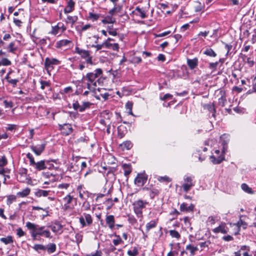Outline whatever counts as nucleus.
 <instances>
[{"label":"nucleus","instance_id":"1","mask_svg":"<svg viewBox=\"0 0 256 256\" xmlns=\"http://www.w3.org/2000/svg\"><path fill=\"white\" fill-rule=\"evenodd\" d=\"M102 74L100 68L96 69L94 72L88 73L86 76H83V83L86 84L87 88L91 91H94L97 89L98 86L104 82L99 78Z\"/></svg>","mask_w":256,"mask_h":256},{"label":"nucleus","instance_id":"2","mask_svg":"<svg viewBox=\"0 0 256 256\" xmlns=\"http://www.w3.org/2000/svg\"><path fill=\"white\" fill-rule=\"evenodd\" d=\"M26 226L30 230V234L34 240H36L37 236H44L46 238H52L50 232L48 230H44L45 226H40L34 223L28 222Z\"/></svg>","mask_w":256,"mask_h":256},{"label":"nucleus","instance_id":"3","mask_svg":"<svg viewBox=\"0 0 256 256\" xmlns=\"http://www.w3.org/2000/svg\"><path fill=\"white\" fill-rule=\"evenodd\" d=\"M148 202L146 200L140 199L135 200L133 204L134 211L136 216L138 218H142V210L146 208Z\"/></svg>","mask_w":256,"mask_h":256},{"label":"nucleus","instance_id":"4","mask_svg":"<svg viewBox=\"0 0 256 256\" xmlns=\"http://www.w3.org/2000/svg\"><path fill=\"white\" fill-rule=\"evenodd\" d=\"M84 216H82L79 218L80 222L82 228L86 226L90 225L92 222V219L90 214L84 213Z\"/></svg>","mask_w":256,"mask_h":256},{"label":"nucleus","instance_id":"5","mask_svg":"<svg viewBox=\"0 0 256 256\" xmlns=\"http://www.w3.org/2000/svg\"><path fill=\"white\" fill-rule=\"evenodd\" d=\"M66 28L64 26V24L62 22H58L54 26H52V30L50 32V34L54 35L58 34L60 32L62 33L66 30Z\"/></svg>","mask_w":256,"mask_h":256},{"label":"nucleus","instance_id":"6","mask_svg":"<svg viewBox=\"0 0 256 256\" xmlns=\"http://www.w3.org/2000/svg\"><path fill=\"white\" fill-rule=\"evenodd\" d=\"M203 108L204 110H207L208 112L209 118H213L214 119L216 118V110L213 104L209 103L204 104L203 105Z\"/></svg>","mask_w":256,"mask_h":256},{"label":"nucleus","instance_id":"7","mask_svg":"<svg viewBox=\"0 0 256 256\" xmlns=\"http://www.w3.org/2000/svg\"><path fill=\"white\" fill-rule=\"evenodd\" d=\"M147 179V176L145 174H138L134 179V183L138 186H142L146 183Z\"/></svg>","mask_w":256,"mask_h":256},{"label":"nucleus","instance_id":"8","mask_svg":"<svg viewBox=\"0 0 256 256\" xmlns=\"http://www.w3.org/2000/svg\"><path fill=\"white\" fill-rule=\"evenodd\" d=\"M220 142L222 145V153L225 154L228 149V144L230 140V136L224 134L220 137Z\"/></svg>","mask_w":256,"mask_h":256},{"label":"nucleus","instance_id":"9","mask_svg":"<svg viewBox=\"0 0 256 256\" xmlns=\"http://www.w3.org/2000/svg\"><path fill=\"white\" fill-rule=\"evenodd\" d=\"M60 64V61L56 58L50 59L48 58H46L44 62V67L46 70H48L50 68H52V64L58 65Z\"/></svg>","mask_w":256,"mask_h":256},{"label":"nucleus","instance_id":"10","mask_svg":"<svg viewBox=\"0 0 256 256\" xmlns=\"http://www.w3.org/2000/svg\"><path fill=\"white\" fill-rule=\"evenodd\" d=\"M46 146L45 144H37L36 146H30L31 150L37 156H40L44 150Z\"/></svg>","mask_w":256,"mask_h":256},{"label":"nucleus","instance_id":"11","mask_svg":"<svg viewBox=\"0 0 256 256\" xmlns=\"http://www.w3.org/2000/svg\"><path fill=\"white\" fill-rule=\"evenodd\" d=\"M60 129L62 130L63 133L66 135H68L72 132V128L71 124H60Z\"/></svg>","mask_w":256,"mask_h":256},{"label":"nucleus","instance_id":"12","mask_svg":"<svg viewBox=\"0 0 256 256\" xmlns=\"http://www.w3.org/2000/svg\"><path fill=\"white\" fill-rule=\"evenodd\" d=\"M212 232L214 233H222L226 234L228 232V228L226 226L225 224H222L214 228Z\"/></svg>","mask_w":256,"mask_h":256},{"label":"nucleus","instance_id":"13","mask_svg":"<svg viewBox=\"0 0 256 256\" xmlns=\"http://www.w3.org/2000/svg\"><path fill=\"white\" fill-rule=\"evenodd\" d=\"M198 58H195L193 59H187V64L190 70H194L198 66Z\"/></svg>","mask_w":256,"mask_h":256},{"label":"nucleus","instance_id":"14","mask_svg":"<svg viewBox=\"0 0 256 256\" xmlns=\"http://www.w3.org/2000/svg\"><path fill=\"white\" fill-rule=\"evenodd\" d=\"M194 209V205L193 204H190L188 206L186 203L183 202L180 206V210L182 212H192Z\"/></svg>","mask_w":256,"mask_h":256},{"label":"nucleus","instance_id":"15","mask_svg":"<svg viewBox=\"0 0 256 256\" xmlns=\"http://www.w3.org/2000/svg\"><path fill=\"white\" fill-rule=\"evenodd\" d=\"M36 170L40 171L46 169L45 160H42L38 162H35L32 166Z\"/></svg>","mask_w":256,"mask_h":256},{"label":"nucleus","instance_id":"16","mask_svg":"<svg viewBox=\"0 0 256 256\" xmlns=\"http://www.w3.org/2000/svg\"><path fill=\"white\" fill-rule=\"evenodd\" d=\"M72 42V40H62L58 41L56 44V48H61L63 47L69 45Z\"/></svg>","mask_w":256,"mask_h":256},{"label":"nucleus","instance_id":"17","mask_svg":"<svg viewBox=\"0 0 256 256\" xmlns=\"http://www.w3.org/2000/svg\"><path fill=\"white\" fill-rule=\"evenodd\" d=\"M127 132V129L124 126L120 125L118 127V136L120 138L124 137Z\"/></svg>","mask_w":256,"mask_h":256},{"label":"nucleus","instance_id":"18","mask_svg":"<svg viewBox=\"0 0 256 256\" xmlns=\"http://www.w3.org/2000/svg\"><path fill=\"white\" fill-rule=\"evenodd\" d=\"M75 50L76 52L80 54L84 58H86L90 55L89 51L80 49L78 47H76Z\"/></svg>","mask_w":256,"mask_h":256},{"label":"nucleus","instance_id":"19","mask_svg":"<svg viewBox=\"0 0 256 256\" xmlns=\"http://www.w3.org/2000/svg\"><path fill=\"white\" fill-rule=\"evenodd\" d=\"M210 159L211 162L214 164H220L224 160V154L222 153V154L219 156L217 158H216L214 156H210Z\"/></svg>","mask_w":256,"mask_h":256},{"label":"nucleus","instance_id":"20","mask_svg":"<svg viewBox=\"0 0 256 256\" xmlns=\"http://www.w3.org/2000/svg\"><path fill=\"white\" fill-rule=\"evenodd\" d=\"M75 2L73 0H69L67 6L64 9V12L68 14L71 12L74 9Z\"/></svg>","mask_w":256,"mask_h":256},{"label":"nucleus","instance_id":"21","mask_svg":"<svg viewBox=\"0 0 256 256\" xmlns=\"http://www.w3.org/2000/svg\"><path fill=\"white\" fill-rule=\"evenodd\" d=\"M186 250L189 252L190 255L193 256L195 255L196 252L198 250V248L197 246H194L192 244H188L186 246Z\"/></svg>","mask_w":256,"mask_h":256},{"label":"nucleus","instance_id":"22","mask_svg":"<svg viewBox=\"0 0 256 256\" xmlns=\"http://www.w3.org/2000/svg\"><path fill=\"white\" fill-rule=\"evenodd\" d=\"M49 228H51V230L54 232H58L62 228V226L60 224L59 222H56L54 223V224L49 226Z\"/></svg>","mask_w":256,"mask_h":256},{"label":"nucleus","instance_id":"23","mask_svg":"<svg viewBox=\"0 0 256 256\" xmlns=\"http://www.w3.org/2000/svg\"><path fill=\"white\" fill-rule=\"evenodd\" d=\"M132 144L130 140H126L122 144H120V147L122 148L123 150H129L132 147Z\"/></svg>","mask_w":256,"mask_h":256},{"label":"nucleus","instance_id":"24","mask_svg":"<svg viewBox=\"0 0 256 256\" xmlns=\"http://www.w3.org/2000/svg\"><path fill=\"white\" fill-rule=\"evenodd\" d=\"M122 168L124 170V174L126 176H128L132 172V166L130 164H123Z\"/></svg>","mask_w":256,"mask_h":256},{"label":"nucleus","instance_id":"25","mask_svg":"<svg viewBox=\"0 0 256 256\" xmlns=\"http://www.w3.org/2000/svg\"><path fill=\"white\" fill-rule=\"evenodd\" d=\"M50 190H38L35 192V195L37 197L46 196L49 194Z\"/></svg>","mask_w":256,"mask_h":256},{"label":"nucleus","instance_id":"26","mask_svg":"<svg viewBox=\"0 0 256 256\" xmlns=\"http://www.w3.org/2000/svg\"><path fill=\"white\" fill-rule=\"evenodd\" d=\"M203 54L210 57H216L217 54L216 52L211 48H208L203 52Z\"/></svg>","mask_w":256,"mask_h":256},{"label":"nucleus","instance_id":"27","mask_svg":"<svg viewBox=\"0 0 256 256\" xmlns=\"http://www.w3.org/2000/svg\"><path fill=\"white\" fill-rule=\"evenodd\" d=\"M158 224V220H152L149 222L147 223L146 224V230L147 232L149 231L150 229L155 228Z\"/></svg>","mask_w":256,"mask_h":256},{"label":"nucleus","instance_id":"28","mask_svg":"<svg viewBox=\"0 0 256 256\" xmlns=\"http://www.w3.org/2000/svg\"><path fill=\"white\" fill-rule=\"evenodd\" d=\"M30 188H26L22 191L18 192L17 193V196L22 198L26 197L30 194Z\"/></svg>","mask_w":256,"mask_h":256},{"label":"nucleus","instance_id":"29","mask_svg":"<svg viewBox=\"0 0 256 256\" xmlns=\"http://www.w3.org/2000/svg\"><path fill=\"white\" fill-rule=\"evenodd\" d=\"M194 176H185L184 177V180L185 184H189L195 185V182L194 181Z\"/></svg>","mask_w":256,"mask_h":256},{"label":"nucleus","instance_id":"30","mask_svg":"<svg viewBox=\"0 0 256 256\" xmlns=\"http://www.w3.org/2000/svg\"><path fill=\"white\" fill-rule=\"evenodd\" d=\"M0 241L5 244H11L13 242L12 237L11 236H8L6 238H0Z\"/></svg>","mask_w":256,"mask_h":256},{"label":"nucleus","instance_id":"31","mask_svg":"<svg viewBox=\"0 0 256 256\" xmlns=\"http://www.w3.org/2000/svg\"><path fill=\"white\" fill-rule=\"evenodd\" d=\"M48 252L50 254L54 252L56 250V245L54 243H50L48 244L47 247Z\"/></svg>","mask_w":256,"mask_h":256},{"label":"nucleus","instance_id":"32","mask_svg":"<svg viewBox=\"0 0 256 256\" xmlns=\"http://www.w3.org/2000/svg\"><path fill=\"white\" fill-rule=\"evenodd\" d=\"M241 188L244 192H246L248 194H252L253 193L252 189L250 188L247 184H246L245 183L242 184Z\"/></svg>","mask_w":256,"mask_h":256},{"label":"nucleus","instance_id":"33","mask_svg":"<svg viewBox=\"0 0 256 256\" xmlns=\"http://www.w3.org/2000/svg\"><path fill=\"white\" fill-rule=\"evenodd\" d=\"M133 106V102H132L128 101L126 104V108L128 110V113L129 114L134 116L132 112V108Z\"/></svg>","mask_w":256,"mask_h":256},{"label":"nucleus","instance_id":"34","mask_svg":"<svg viewBox=\"0 0 256 256\" xmlns=\"http://www.w3.org/2000/svg\"><path fill=\"white\" fill-rule=\"evenodd\" d=\"M78 20V17L76 16H68L67 17V20L66 21V23L71 24L72 25L74 24L76 21Z\"/></svg>","mask_w":256,"mask_h":256},{"label":"nucleus","instance_id":"35","mask_svg":"<svg viewBox=\"0 0 256 256\" xmlns=\"http://www.w3.org/2000/svg\"><path fill=\"white\" fill-rule=\"evenodd\" d=\"M243 60L246 62L248 66L252 67L254 64V62L253 60H251L250 58H248L246 55H244L242 56Z\"/></svg>","mask_w":256,"mask_h":256},{"label":"nucleus","instance_id":"36","mask_svg":"<svg viewBox=\"0 0 256 256\" xmlns=\"http://www.w3.org/2000/svg\"><path fill=\"white\" fill-rule=\"evenodd\" d=\"M157 180L160 182H170L172 181V179L167 176H158L157 178Z\"/></svg>","mask_w":256,"mask_h":256},{"label":"nucleus","instance_id":"37","mask_svg":"<svg viewBox=\"0 0 256 256\" xmlns=\"http://www.w3.org/2000/svg\"><path fill=\"white\" fill-rule=\"evenodd\" d=\"M91 104V103L88 102H82L81 105L80 112H84L86 109L88 108Z\"/></svg>","mask_w":256,"mask_h":256},{"label":"nucleus","instance_id":"38","mask_svg":"<svg viewBox=\"0 0 256 256\" xmlns=\"http://www.w3.org/2000/svg\"><path fill=\"white\" fill-rule=\"evenodd\" d=\"M170 236L174 238L179 239L180 237V234L176 230H170L169 231Z\"/></svg>","mask_w":256,"mask_h":256},{"label":"nucleus","instance_id":"39","mask_svg":"<svg viewBox=\"0 0 256 256\" xmlns=\"http://www.w3.org/2000/svg\"><path fill=\"white\" fill-rule=\"evenodd\" d=\"M218 65V62H210L208 68L212 71L214 72L216 70Z\"/></svg>","mask_w":256,"mask_h":256},{"label":"nucleus","instance_id":"40","mask_svg":"<svg viewBox=\"0 0 256 256\" xmlns=\"http://www.w3.org/2000/svg\"><path fill=\"white\" fill-rule=\"evenodd\" d=\"M138 254V249L136 247H134L132 250L128 251V254L129 256H136Z\"/></svg>","mask_w":256,"mask_h":256},{"label":"nucleus","instance_id":"41","mask_svg":"<svg viewBox=\"0 0 256 256\" xmlns=\"http://www.w3.org/2000/svg\"><path fill=\"white\" fill-rule=\"evenodd\" d=\"M16 200V196H15L10 195L7 196L6 204L10 206Z\"/></svg>","mask_w":256,"mask_h":256},{"label":"nucleus","instance_id":"42","mask_svg":"<svg viewBox=\"0 0 256 256\" xmlns=\"http://www.w3.org/2000/svg\"><path fill=\"white\" fill-rule=\"evenodd\" d=\"M128 220L130 224L133 226L137 224V220L132 215H128Z\"/></svg>","mask_w":256,"mask_h":256},{"label":"nucleus","instance_id":"43","mask_svg":"<svg viewBox=\"0 0 256 256\" xmlns=\"http://www.w3.org/2000/svg\"><path fill=\"white\" fill-rule=\"evenodd\" d=\"M15 46V42H11L8 46V50L9 52L12 53H14L15 51L16 50V48L14 46Z\"/></svg>","mask_w":256,"mask_h":256},{"label":"nucleus","instance_id":"44","mask_svg":"<svg viewBox=\"0 0 256 256\" xmlns=\"http://www.w3.org/2000/svg\"><path fill=\"white\" fill-rule=\"evenodd\" d=\"M33 248L36 251H38L40 250H44L46 249V247L41 244H36L34 246Z\"/></svg>","mask_w":256,"mask_h":256},{"label":"nucleus","instance_id":"45","mask_svg":"<svg viewBox=\"0 0 256 256\" xmlns=\"http://www.w3.org/2000/svg\"><path fill=\"white\" fill-rule=\"evenodd\" d=\"M46 169L48 168L49 170L53 169L56 168L54 165L52 164V160H45Z\"/></svg>","mask_w":256,"mask_h":256},{"label":"nucleus","instance_id":"46","mask_svg":"<svg viewBox=\"0 0 256 256\" xmlns=\"http://www.w3.org/2000/svg\"><path fill=\"white\" fill-rule=\"evenodd\" d=\"M193 186H194V184H189L185 183L183 184L182 185V188L184 192H188Z\"/></svg>","mask_w":256,"mask_h":256},{"label":"nucleus","instance_id":"47","mask_svg":"<svg viewBox=\"0 0 256 256\" xmlns=\"http://www.w3.org/2000/svg\"><path fill=\"white\" fill-rule=\"evenodd\" d=\"M226 102V97L224 96H222L220 98H218V104L221 106H225V104Z\"/></svg>","mask_w":256,"mask_h":256},{"label":"nucleus","instance_id":"48","mask_svg":"<svg viewBox=\"0 0 256 256\" xmlns=\"http://www.w3.org/2000/svg\"><path fill=\"white\" fill-rule=\"evenodd\" d=\"M218 220L217 216H208L207 222L212 225L215 224L216 220Z\"/></svg>","mask_w":256,"mask_h":256},{"label":"nucleus","instance_id":"49","mask_svg":"<svg viewBox=\"0 0 256 256\" xmlns=\"http://www.w3.org/2000/svg\"><path fill=\"white\" fill-rule=\"evenodd\" d=\"M106 224L110 228L112 229V215L107 216L106 218Z\"/></svg>","mask_w":256,"mask_h":256},{"label":"nucleus","instance_id":"50","mask_svg":"<svg viewBox=\"0 0 256 256\" xmlns=\"http://www.w3.org/2000/svg\"><path fill=\"white\" fill-rule=\"evenodd\" d=\"M236 225L238 228L242 226L244 229L246 228L247 227L246 223L241 219L238 222Z\"/></svg>","mask_w":256,"mask_h":256},{"label":"nucleus","instance_id":"51","mask_svg":"<svg viewBox=\"0 0 256 256\" xmlns=\"http://www.w3.org/2000/svg\"><path fill=\"white\" fill-rule=\"evenodd\" d=\"M7 164V160L4 156L0 157V167H3Z\"/></svg>","mask_w":256,"mask_h":256},{"label":"nucleus","instance_id":"52","mask_svg":"<svg viewBox=\"0 0 256 256\" xmlns=\"http://www.w3.org/2000/svg\"><path fill=\"white\" fill-rule=\"evenodd\" d=\"M26 158L30 160V164L31 166H32L34 164L35 161L32 155L28 152L26 154Z\"/></svg>","mask_w":256,"mask_h":256},{"label":"nucleus","instance_id":"53","mask_svg":"<svg viewBox=\"0 0 256 256\" xmlns=\"http://www.w3.org/2000/svg\"><path fill=\"white\" fill-rule=\"evenodd\" d=\"M224 48L227 50V52L226 53V56L230 55L231 54L230 50L232 48V46L231 44H228L226 43H224Z\"/></svg>","mask_w":256,"mask_h":256},{"label":"nucleus","instance_id":"54","mask_svg":"<svg viewBox=\"0 0 256 256\" xmlns=\"http://www.w3.org/2000/svg\"><path fill=\"white\" fill-rule=\"evenodd\" d=\"M81 105H80L78 100L74 101L72 104V108L80 112Z\"/></svg>","mask_w":256,"mask_h":256},{"label":"nucleus","instance_id":"55","mask_svg":"<svg viewBox=\"0 0 256 256\" xmlns=\"http://www.w3.org/2000/svg\"><path fill=\"white\" fill-rule=\"evenodd\" d=\"M113 36L118 37L120 41H122L124 38V35L121 34H118L116 30H113Z\"/></svg>","mask_w":256,"mask_h":256},{"label":"nucleus","instance_id":"56","mask_svg":"<svg viewBox=\"0 0 256 256\" xmlns=\"http://www.w3.org/2000/svg\"><path fill=\"white\" fill-rule=\"evenodd\" d=\"M72 199L73 197L68 194L64 198V200L66 202V204H69L72 202Z\"/></svg>","mask_w":256,"mask_h":256},{"label":"nucleus","instance_id":"57","mask_svg":"<svg viewBox=\"0 0 256 256\" xmlns=\"http://www.w3.org/2000/svg\"><path fill=\"white\" fill-rule=\"evenodd\" d=\"M2 65L4 66H10L12 64L11 62L6 58H3L1 60Z\"/></svg>","mask_w":256,"mask_h":256},{"label":"nucleus","instance_id":"58","mask_svg":"<svg viewBox=\"0 0 256 256\" xmlns=\"http://www.w3.org/2000/svg\"><path fill=\"white\" fill-rule=\"evenodd\" d=\"M99 18V15L92 12L89 13V18L92 21L96 20Z\"/></svg>","mask_w":256,"mask_h":256},{"label":"nucleus","instance_id":"59","mask_svg":"<svg viewBox=\"0 0 256 256\" xmlns=\"http://www.w3.org/2000/svg\"><path fill=\"white\" fill-rule=\"evenodd\" d=\"M241 251H244V252H249L250 251V246L246 245H242L240 246V249L238 250Z\"/></svg>","mask_w":256,"mask_h":256},{"label":"nucleus","instance_id":"60","mask_svg":"<svg viewBox=\"0 0 256 256\" xmlns=\"http://www.w3.org/2000/svg\"><path fill=\"white\" fill-rule=\"evenodd\" d=\"M111 46V44H109L108 42H104L102 45L98 44L96 46L97 48V50H100L102 47H106V48H108Z\"/></svg>","mask_w":256,"mask_h":256},{"label":"nucleus","instance_id":"61","mask_svg":"<svg viewBox=\"0 0 256 256\" xmlns=\"http://www.w3.org/2000/svg\"><path fill=\"white\" fill-rule=\"evenodd\" d=\"M76 242L78 244L82 240V236L80 234H76L75 235Z\"/></svg>","mask_w":256,"mask_h":256},{"label":"nucleus","instance_id":"62","mask_svg":"<svg viewBox=\"0 0 256 256\" xmlns=\"http://www.w3.org/2000/svg\"><path fill=\"white\" fill-rule=\"evenodd\" d=\"M16 234L18 237H22L26 234V232L22 230V228H19L16 230Z\"/></svg>","mask_w":256,"mask_h":256},{"label":"nucleus","instance_id":"63","mask_svg":"<svg viewBox=\"0 0 256 256\" xmlns=\"http://www.w3.org/2000/svg\"><path fill=\"white\" fill-rule=\"evenodd\" d=\"M210 244V241L209 240H208V241H206V242H200L199 243V245L200 246V247L203 249L206 247H208V245Z\"/></svg>","mask_w":256,"mask_h":256},{"label":"nucleus","instance_id":"64","mask_svg":"<svg viewBox=\"0 0 256 256\" xmlns=\"http://www.w3.org/2000/svg\"><path fill=\"white\" fill-rule=\"evenodd\" d=\"M142 60L141 58L140 57H138V56H134L132 58V63H134V64H140L142 62Z\"/></svg>","mask_w":256,"mask_h":256}]
</instances>
